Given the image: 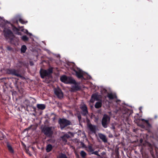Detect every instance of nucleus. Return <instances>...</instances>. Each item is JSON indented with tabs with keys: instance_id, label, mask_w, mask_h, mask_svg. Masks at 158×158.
<instances>
[{
	"instance_id": "obj_7",
	"label": "nucleus",
	"mask_w": 158,
	"mask_h": 158,
	"mask_svg": "<svg viewBox=\"0 0 158 158\" xmlns=\"http://www.w3.org/2000/svg\"><path fill=\"white\" fill-rule=\"evenodd\" d=\"M52 129V127H44L42 129V131L47 137H51L53 134V131Z\"/></svg>"
},
{
	"instance_id": "obj_30",
	"label": "nucleus",
	"mask_w": 158,
	"mask_h": 158,
	"mask_svg": "<svg viewBox=\"0 0 158 158\" xmlns=\"http://www.w3.org/2000/svg\"><path fill=\"white\" fill-rule=\"evenodd\" d=\"M77 117L79 121L80 122L81 120V115L80 113L77 114Z\"/></svg>"
},
{
	"instance_id": "obj_2",
	"label": "nucleus",
	"mask_w": 158,
	"mask_h": 158,
	"mask_svg": "<svg viewBox=\"0 0 158 158\" xmlns=\"http://www.w3.org/2000/svg\"><path fill=\"white\" fill-rule=\"evenodd\" d=\"M4 35L6 39L9 40L11 43L15 37L13 32L10 29L5 28L3 30Z\"/></svg>"
},
{
	"instance_id": "obj_24",
	"label": "nucleus",
	"mask_w": 158,
	"mask_h": 158,
	"mask_svg": "<svg viewBox=\"0 0 158 158\" xmlns=\"http://www.w3.org/2000/svg\"><path fill=\"white\" fill-rule=\"evenodd\" d=\"M57 158H68V157L65 154L61 153L59 155Z\"/></svg>"
},
{
	"instance_id": "obj_22",
	"label": "nucleus",
	"mask_w": 158,
	"mask_h": 158,
	"mask_svg": "<svg viewBox=\"0 0 158 158\" xmlns=\"http://www.w3.org/2000/svg\"><path fill=\"white\" fill-rule=\"evenodd\" d=\"M27 49V48L26 46L24 45H23L22 46L20 49L21 53H25Z\"/></svg>"
},
{
	"instance_id": "obj_27",
	"label": "nucleus",
	"mask_w": 158,
	"mask_h": 158,
	"mask_svg": "<svg viewBox=\"0 0 158 158\" xmlns=\"http://www.w3.org/2000/svg\"><path fill=\"white\" fill-rule=\"evenodd\" d=\"M21 39L24 41H27L28 40V37L25 35H23L21 37Z\"/></svg>"
},
{
	"instance_id": "obj_31",
	"label": "nucleus",
	"mask_w": 158,
	"mask_h": 158,
	"mask_svg": "<svg viewBox=\"0 0 158 158\" xmlns=\"http://www.w3.org/2000/svg\"><path fill=\"white\" fill-rule=\"evenodd\" d=\"M6 49H7V50L9 51H12L13 49V48L12 47H11L9 46H7L6 48Z\"/></svg>"
},
{
	"instance_id": "obj_41",
	"label": "nucleus",
	"mask_w": 158,
	"mask_h": 158,
	"mask_svg": "<svg viewBox=\"0 0 158 158\" xmlns=\"http://www.w3.org/2000/svg\"><path fill=\"white\" fill-rule=\"evenodd\" d=\"M21 33L20 32H19L18 33V35H21Z\"/></svg>"
},
{
	"instance_id": "obj_4",
	"label": "nucleus",
	"mask_w": 158,
	"mask_h": 158,
	"mask_svg": "<svg viewBox=\"0 0 158 158\" xmlns=\"http://www.w3.org/2000/svg\"><path fill=\"white\" fill-rule=\"evenodd\" d=\"M53 72V68H49L47 70L41 69L40 71V74L41 77L44 78L45 77H49Z\"/></svg>"
},
{
	"instance_id": "obj_21",
	"label": "nucleus",
	"mask_w": 158,
	"mask_h": 158,
	"mask_svg": "<svg viewBox=\"0 0 158 158\" xmlns=\"http://www.w3.org/2000/svg\"><path fill=\"white\" fill-rule=\"evenodd\" d=\"M53 147L51 144H48L46 147V152H50L52 149Z\"/></svg>"
},
{
	"instance_id": "obj_42",
	"label": "nucleus",
	"mask_w": 158,
	"mask_h": 158,
	"mask_svg": "<svg viewBox=\"0 0 158 158\" xmlns=\"http://www.w3.org/2000/svg\"><path fill=\"white\" fill-rule=\"evenodd\" d=\"M157 130L158 131V127H157Z\"/></svg>"
},
{
	"instance_id": "obj_28",
	"label": "nucleus",
	"mask_w": 158,
	"mask_h": 158,
	"mask_svg": "<svg viewBox=\"0 0 158 158\" xmlns=\"http://www.w3.org/2000/svg\"><path fill=\"white\" fill-rule=\"evenodd\" d=\"M88 151L89 152H92L94 151L92 146L91 145H89L88 147Z\"/></svg>"
},
{
	"instance_id": "obj_33",
	"label": "nucleus",
	"mask_w": 158,
	"mask_h": 158,
	"mask_svg": "<svg viewBox=\"0 0 158 158\" xmlns=\"http://www.w3.org/2000/svg\"><path fill=\"white\" fill-rule=\"evenodd\" d=\"M150 152L151 154L152 155V156H154V155L153 152V150L152 149H151L150 150Z\"/></svg>"
},
{
	"instance_id": "obj_13",
	"label": "nucleus",
	"mask_w": 158,
	"mask_h": 158,
	"mask_svg": "<svg viewBox=\"0 0 158 158\" xmlns=\"http://www.w3.org/2000/svg\"><path fill=\"white\" fill-rule=\"evenodd\" d=\"M98 137L102 141L105 143L107 142V139L106 135H105L99 133L98 134Z\"/></svg>"
},
{
	"instance_id": "obj_20",
	"label": "nucleus",
	"mask_w": 158,
	"mask_h": 158,
	"mask_svg": "<svg viewBox=\"0 0 158 158\" xmlns=\"http://www.w3.org/2000/svg\"><path fill=\"white\" fill-rule=\"evenodd\" d=\"M7 147L8 151L10 153H14V150L11 145L9 143H7Z\"/></svg>"
},
{
	"instance_id": "obj_25",
	"label": "nucleus",
	"mask_w": 158,
	"mask_h": 158,
	"mask_svg": "<svg viewBox=\"0 0 158 158\" xmlns=\"http://www.w3.org/2000/svg\"><path fill=\"white\" fill-rule=\"evenodd\" d=\"M11 25L12 26V29L14 31L18 32V31H19V30L15 26L12 24H11Z\"/></svg>"
},
{
	"instance_id": "obj_1",
	"label": "nucleus",
	"mask_w": 158,
	"mask_h": 158,
	"mask_svg": "<svg viewBox=\"0 0 158 158\" xmlns=\"http://www.w3.org/2000/svg\"><path fill=\"white\" fill-rule=\"evenodd\" d=\"M60 80L62 82L65 83L74 84V85L71 88L73 91H78L81 89L80 87L77 85L76 81L72 77H68L65 75H63L60 77Z\"/></svg>"
},
{
	"instance_id": "obj_19",
	"label": "nucleus",
	"mask_w": 158,
	"mask_h": 158,
	"mask_svg": "<svg viewBox=\"0 0 158 158\" xmlns=\"http://www.w3.org/2000/svg\"><path fill=\"white\" fill-rule=\"evenodd\" d=\"M88 127L90 131L93 133H95L96 128L95 126L91 124L89 125Z\"/></svg>"
},
{
	"instance_id": "obj_9",
	"label": "nucleus",
	"mask_w": 158,
	"mask_h": 158,
	"mask_svg": "<svg viewBox=\"0 0 158 158\" xmlns=\"http://www.w3.org/2000/svg\"><path fill=\"white\" fill-rule=\"evenodd\" d=\"M55 94L59 98L61 99L63 97V94L61 90L59 88H55L54 89Z\"/></svg>"
},
{
	"instance_id": "obj_16",
	"label": "nucleus",
	"mask_w": 158,
	"mask_h": 158,
	"mask_svg": "<svg viewBox=\"0 0 158 158\" xmlns=\"http://www.w3.org/2000/svg\"><path fill=\"white\" fill-rule=\"evenodd\" d=\"M107 97L110 100H112L117 98L116 94L112 93H108L107 94Z\"/></svg>"
},
{
	"instance_id": "obj_18",
	"label": "nucleus",
	"mask_w": 158,
	"mask_h": 158,
	"mask_svg": "<svg viewBox=\"0 0 158 158\" xmlns=\"http://www.w3.org/2000/svg\"><path fill=\"white\" fill-rule=\"evenodd\" d=\"M38 109L44 110L46 108V106L44 104H38L36 105Z\"/></svg>"
},
{
	"instance_id": "obj_15",
	"label": "nucleus",
	"mask_w": 158,
	"mask_h": 158,
	"mask_svg": "<svg viewBox=\"0 0 158 158\" xmlns=\"http://www.w3.org/2000/svg\"><path fill=\"white\" fill-rule=\"evenodd\" d=\"M125 109V112H123V117H125V120L127 122L128 121L129 119V116L130 115V114L128 112V110L127 109V108H124Z\"/></svg>"
},
{
	"instance_id": "obj_3",
	"label": "nucleus",
	"mask_w": 158,
	"mask_h": 158,
	"mask_svg": "<svg viewBox=\"0 0 158 158\" xmlns=\"http://www.w3.org/2000/svg\"><path fill=\"white\" fill-rule=\"evenodd\" d=\"M71 69L73 71L72 74L73 75H75L79 79H85L83 77V72L82 70L75 66L72 68Z\"/></svg>"
},
{
	"instance_id": "obj_5",
	"label": "nucleus",
	"mask_w": 158,
	"mask_h": 158,
	"mask_svg": "<svg viewBox=\"0 0 158 158\" xmlns=\"http://www.w3.org/2000/svg\"><path fill=\"white\" fill-rule=\"evenodd\" d=\"M6 74L11 75L17 77H21L22 76L19 73V71L14 69L7 68L5 70Z\"/></svg>"
},
{
	"instance_id": "obj_29",
	"label": "nucleus",
	"mask_w": 158,
	"mask_h": 158,
	"mask_svg": "<svg viewBox=\"0 0 158 158\" xmlns=\"http://www.w3.org/2000/svg\"><path fill=\"white\" fill-rule=\"evenodd\" d=\"M91 154H94L95 155H96L97 156H99V155L98 154V152L97 151H95V152H93L91 153Z\"/></svg>"
},
{
	"instance_id": "obj_26",
	"label": "nucleus",
	"mask_w": 158,
	"mask_h": 158,
	"mask_svg": "<svg viewBox=\"0 0 158 158\" xmlns=\"http://www.w3.org/2000/svg\"><path fill=\"white\" fill-rule=\"evenodd\" d=\"M80 155L83 158H85L87 155L86 153L83 151H82L81 152Z\"/></svg>"
},
{
	"instance_id": "obj_38",
	"label": "nucleus",
	"mask_w": 158,
	"mask_h": 158,
	"mask_svg": "<svg viewBox=\"0 0 158 158\" xmlns=\"http://www.w3.org/2000/svg\"><path fill=\"white\" fill-rule=\"evenodd\" d=\"M141 127L142 128H145V126L144 125H142L141 126Z\"/></svg>"
},
{
	"instance_id": "obj_37",
	"label": "nucleus",
	"mask_w": 158,
	"mask_h": 158,
	"mask_svg": "<svg viewBox=\"0 0 158 158\" xmlns=\"http://www.w3.org/2000/svg\"><path fill=\"white\" fill-rule=\"evenodd\" d=\"M15 23H16V24H18V20H16L15 21Z\"/></svg>"
},
{
	"instance_id": "obj_34",
	"label": "nucleus",
	"mask_w": 158,
	"mask_h": 158,
	"mask_svg": "<svg viewBox=\"0 0 158 158\" xmlns=\"http://www.w3.org/2000/svg\"><path fill=\"white\" fill-rule=\"evenodd\" d=\"M158 118V116L157 115H155L154 116V119H156Z\"/></svg>"
},
{
	"instance_id": "obj_32",
	"label": "nucleus",
	"mask_w": 158,
	"mask_h": 158,
	"mask_svg": "<svg viewBox=\"0 0 158 158\" xmlns=\"http://www.w3.org/2000/svg\"><path fill=\"white\" fill-rule=\"evenodd\" d=\"M19 21L20 23H21L22 24H24L25 23L24 21L21 18L19 19Z\"/></svg>"
},
{
	"instance_id": "obj_11",
	"label": "nucleus",
	"mask_w": 158,
	"mask_h": 158,
	"mask_svg": "<svg viewBox=\"0 0 158 158\" xmlns=\"http://www.w3.org/2000/svg\"><path fill=\"white\" fill-rule=\"evenodd\" d=\"M80 108L82 110L81 113L83 116H85L88 114L87 107L86 105H84L81 106Z\"/></svg>"
},
{
	"instance_id": "obj_39",
	"label": "nucleus",
	"mask_w": 158,
	"mask_h": 158,
	"mask_svg": "<svg viewBox=\"0 0 158 158\" xmlns=\"http://www.w3.org/2000/svg\"><path fill=\"white\" fill-rule=\"evenodd\" d=\"M3 139V137H1L0 136V140H2Z\"/></svg>"
},
{
	"instance_id": "obj_36",
	"label": "nucleus",
	"mask_w": 158,
	"mask_h": 158,
	"mask_svg": "<svg viewBox=\"0 0 158 158\" xmlns=\"http://www.w3.org/2000/svg\"><path fill=\"white\" fill-rule=\"evenodd\" d=\"M31 128V127H28V128H27V129H26L24 130V131H26V130H29Z\"/></svg>"
},
{
	"instance_id": "obj_17",
	"label": "nucleus",
	"mask_w": 158,
	"mask_h": 158,
	"mask_svg": "<svg viewBox=\"0 0 158 158\" xmlns=\"http://www.w3.org/2000/svg\"><path fill=\"white\" fill-rule=\"evenodd\" d=\"M25 66V63L24 62L20 61L19 60L18 63L16 64V66L17 67L19 68H22L23 66Z\"/></svg>"
},
{
	"instance_id": "obj_35",
	"label": "nucleus",
	"mask_w": 158,
	"mask_h": 158,
	"mask_svg": "<svg viewBox=\"0 0 158 158\" xmlns=\"http://www.w3.org/2000/svg\"><path fill=\"white\" fill-rule=\"evenodd\" d=\"M111 128L114 130H115V127L114 126V125H113L112 126V127H111Z\"/></svg>"
},
{
	"instance_id": "obj_6",
	"label": "nucleus",
	"mask_w": 158,
	"mask_h": 158,
	"mask_svg": "<svg viewBox=\"0 0 158 158\" xmlns=\"http://www.w3.org/2000/svg\"><path fill=\"white\" fill-rule=\"evenodd\" d=\"M110 117L107 114H105L103 115L102 120V125L104 128H106L110 121Z\"/></svg>"
},
{
	"instance_id": "obj_23",
	"label": "nucleus",
	"mask_w": 158,
	"mask_h": 158,
	"mask_svg": "<svg viewBox=\"0 0 158 158\" xmlns=\"http://www.w3.org/2000/svg\"><path fill=\"white\" fill-rule=\"evenodd\" d=\"M69 136L67 134L64 135L61 137L62 140L65 142H66L67 141V139L69 137Z\"/></svg>"
},
{
	"instance_id": "obj_10",
	"label": "nucleus",
	"mask_w": 158,
	"mask_h": 158,
	"mask_svg": "<svg viewBox=\"0 0 158 158\" xmlns=\"http://www.w3.org/2000/svg\"><path fill=\"white\" fill-rule=\"evenodd\" d=\"M101 97V96L100 95H98L96 93L94 94L91 96L90 102H93L95 100L97 101H99L101 99H100Z\"/></svg>"
},
{
	"instance_id": "obj_14",
	"label": "nucleus",
	"mask_w": 158,
	"mask_h": 158,
	"mask_svg": "<svg viewBox=\"0 0 158 158\" xmlns=\"http://www.w3.org/2000/svg\"><path fill=\"white\" fill-rule=\"evenodd\" d=\"M142 121H144L146 123V130L148 131V132L150 131V129L152 127V125L149 123L148 120H145L144 119H142Z\"/></svg>"
},
{
	"instance_id": "obj_12",
	"label": "nucleus",
	"mask_w": 158,
	"mask_h": 158,
	"mask_svg": "<svg viewBox=\"0 0 158 158\" xmlns=\"http://www.w3.org/2000/svg\"><path fill=\"white\" fill-rule=\"evenodd\" d=\"M98 101L99 102H96L95 105V107L97 109H98L101 107L102 103L104 104V102L106 103L107 102L108 103H109V102L106 99H105L103 101L102 99H101L99 101Z\"/></svg>"
},
{
	"instance_id": "obj_40",
	"label": "nucleus",
	"mask_w": 158,
	"mask_h": 158,
	"mask_svg": "<svg viewBox=\"0 0 158 158\" xmlns=\"http://www.w3.org/2000/svg\"><path fill=\"white\" fill-rule=\"evenodd\" d=\"M5 22L6 23H9V22L7 21H5Z\"/></svg>"
},
{
	"instance_id": "obj_8",
	"label": "nucleus",
	"mask_w": 158,
	"mask_h": 158,
	"mask_svg": "<svg viewBox=\"0 0 158 158\" xmlns=\"http://www.w3.org/2000/svg\"><path fill=\"white\" fill-rule=\"evenodd\" d=\"M59 123L60 124V128L61 129L65 127L70 125L71 123L70 121L65 118H60L59 120Z\"/></svg>"
}]
</instances>
